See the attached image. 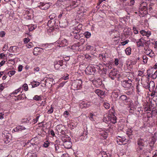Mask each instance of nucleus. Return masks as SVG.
<instances>
[{
  "label": "nucleus",
  "instance_id": "16",
  "mask_svg": "<svg viewBox=\"0 0 157 157\" xmlns=\"http://www.w3.org/2000/svg\"><path fill=\"white\" fill-rule=\"evenodd\" d=\"M95 92L96 94L100 97L103 98L104 97L105 92L102 90L100 89H97L95 90Z\"/></svg>",
  "mask_w": 157,
  "mask_h": 157
},
{
  "label": "nucleus",
  "instance_id": "45",
  "mask_svg": "<svg viewBox=\"0 0 157 157\" xmlns=\"http://www.w3.org/2000/svg\"><path fill=\"white\" fill-rule=\"evenodd\" d=\"M127 0H122L121 2V4L123 6H124L127 5L128 2H127Z\"/></svg>",
  "mask_w": 157,
  "mask_h": 157
},
{
  "label": "nucleus",
  "instance_id": "50",
  "mask_svg": "<svg viewBox=\"0 0 157 157\" xmlns=\"http://www.w3.org/2000/svg\"><path fill=\"white\" fill-rule=\"evenodd\" d=\"M40 48L39 47H35L34 49V52H33L34 55L37 54V53H35V52H39Z\"/></svg>",
  "mask_w": 157,
  "mask_h": 157
},
{
  "label": "nucleus",
  "instance_id": "44",
  "mask_svg": "<svg viewBox=\"0 0 157 157\" xmlns=\"http://www.w3.org/2000/svg\"><path fill=\"white\" fill-rule=\"evenodd\" d=\"M34 45L32 42H30L28 44L26 45V46L28 48H30L33 47Z\"/></svg>",
  "mask_w": 157,
  "mask_h": 157
},
{
  "label": "nucleus",
  "instance_id": "35",
  "mask_svg": "<svg viewBox=\"0 0 157 157\" xmlns=\"http://www.w3.org/2000/svg\"><path fill=\"white\" fill-rule=\"evenodd\" d=\"M32 86L33 87L38 86L40 84L39 82L35 81H33V82H32Z\"/></svg>",
  "mask_w": 157,
  "mask_h": 157
},
{
  "label": "nucleus",
  "instance_id": "15",
  "mask_svg": "<svg viewBox=\"0 0 157 157\" xmlns=\"http://www.w3.org/2000/svg\"><path fill=\"white\" fill-rule=\"evenodd\" d=\"M133 131L131 128H128L126 131V134L128 136L129 139H132L133 138L132 134Z\"/></svg>",
  "mask_w": 157,
  "mask_h": 157
},
{
  "label": "nucleus",
  "instance_id": "54",
  "mask_svg": "<svg viewBox=\"0 0 157 157\" xmlns=\"http://www.w3.org/2000/svg\"><path fill=\"white\" fill-rule=\"evenodd\" d=\"M119 59L117 58L115 59V60L114 61V64L116 66H117L119 65Z\"/></svg>",
  "mask_w": 157,
  "mask_h": 157
},
{
  "label": "nucleus",
  "instance_id": "37",
  "mask_svg": "<svg viewBox=\"0 0 157 157\" xmlns=\"http://www.w3.org/2000/svg\"><path fill=\"white\" fill-rule=\"evenodd\" d=\"M35 28L34 25H29L28 26V29L29 31H32V30H34Z\"/></svg>",
  "mask_w": 157,
  "mask_h": 157
},
{
  "label": "nucleus",
  "instance_id": "46",
  "mask_svg": "<svg viewBox=\"0 0 157 157\" xmlns=\"http://www.w3.org/2000/svg\"><path fill=\"white\" fill-rule=\"evenodd\" d=\"M54 146L55 148L56 151V152H60V151L59 150V147L58 146V145L57 144H54Z\"/></svg>",
  "mask_w": 157,
  "mask_h": 157
},
{
  "label": "nucleus",
  "instance_id": "14",
  "mask_svg": "<svg viewBox=\"0 0 157 157\" xmlns=\"http://www.w3.org/2000/svg\"><path fill=\"white\" fill-rule=\"evenodd\" d=\"M37 6L42 10H47L49 7L48 4L44 3L43 2H40L38 3Z\"/></svg>",
  "mask_w": 157,
  "mask_h": 157
},
{
  "label": "nucleus",
  "instance_id": "57",
  "mask_svg": "<svg viewBox=\"0 0 157 157\" xmlns=\"http://www.w3.org/2000/svg\"><path fill=\"white\" fill-rule=\"evenodd\" d=\"M154 148V144H150L149 145V150H150V153H151V151L153 150Z\"/></svg>",
  "mask_w": 157,
  "mask_h": 157
},
{
  "label": "nucleus",
  "instance_id": "61",
  "mask_svg": "<svg viewBox=\"0 0 157 157\" xmlns=\"http://www.w3.org/2000/svg\"><path fill=\"white\" fill-rule=\"evenodd\" d=\"M133 30L135 34H137V33H138V31L135 27H133Z\"/></svg>",
  "mask_w": 157,
  "mask_h": 157
},
{
  "label": "nucleus",
  "instance_id": "7",
  "mask_svg": "<svg viewBox=\"0 0 157 157\" xmlns=\"http://www.w3.org/2000/svg\"><path fill=\"white\" fill-rule=\"evenodd\" d=\"M109 76L112 79L114 80L117 78L119 79L120 77V75L118 74L117 71L115 70H113L111 71L109 73Z\"/></svg>",
  "mask_w": 157,
  "mask_h": 157
},
{
  "label": "nucleus",
  "instance_id": "33",
  "mask_svg": "<svg viewBox=\"0 0 157 157\" xmlns=\"http://www.w3.org/2000/svg\"><path fill=\"white\" fill-rule=\"evenodd\" d=\"M120 138L117 139V143H118V142H121V143L124 142V141L126 140V139L125 137H119Z\"/></svg>",
  "mask_w": 157,
  "mask_h": 157
},
{
  "label": "nucleus",
  "instance_id": "42",
  "mask_svg": "<svg viewBox=\"0 0 157 157\" xmlns=\"http://www.w3.org/2000/svg\"><path fill=\"white\" fill-rule=\"evenodd\" d=\"M142 58L143 59V62L144 63H146L147 62L148 58L146 55L143 56Z\"/></svg>",
  "mask_w": 157,
  "mask_h": 157
},
{
  "label": "nucleus",
  "instance_id": "29",
  "mask_svg": "<svg viewBox=\"0 0 157 157\" xmlns=\"http://www.w3.org/2000/svg\"><path fill=\"white\" fill-rule=\"evenodd\" d=\"M128 98L127 97L126 95H122L120 97V100L124 102H125L127 100Z\"/></svg>",
  "mask_w": 157,
  "mask_h": 157
},
{
  "label": "nucleus",
  "instance_id": "31",
  "mask_svg": "<svg viewBox=\"0 0 157 157\" xmlns=\"http://www.w3.org/2000/svg\"><path fill=\"white\" fill-rule=\"evenodd\" d=\"M42 96L41 95H35L33 97V99L37 101H41L42 100Z\"/></svg>",
  "mask_w": 157,
  "mask_h": 157
},
{
  "label": "nucleus",
  "instance_id": "10",
  "mask_svg": "<svg viewBox=\"0 0 157 157\" xmlns=\"http://www.w3.org/2000/svg\"><path fill=\"white\" fill-rule=\"evenodd\" d=\"M99 134L101 136H102L104 139H106L108 137V131H105V130L102 129V128H99L98 130Z\"/></svg>",
  "mask_w": 157,
  "mask_h": 157
},
{
  "label": "nucleus",
  "instance_id": "3",
  "mask_svg": "<svg viewBox=\"0 0 157 157\" xmlns=\"http://www.w3.org/2000/svg\"><path fill=\"white\" fill-rule=\"evenodd\" d=\"M55 129L56 131V133H57L59 137H60L61 135L65 134V127L64 125H58L56 127Z\"/></svg>",
  "mask_w": 157,
  "mask_h": 157
},
{
  "label": "nucleus",
  "instance_id": "55",
  "mask_svg": "<svg viewBox=\"0 0 157 157\" xmlns=\"http://www.w3.org/2000/svg\"><path fill=\"white\" fill-rule=\"evenodd\" d=\"M104 106L106 109H109L110 107V105L108 103H104Z\"/></svg>",
  "mask_w": 157,
  "mask_h": 157
},
{
  "label": "nucleus",
  "instance_id": "36",
  "mask_svg": "<svg viewBox=\"0 0 157 157\" xmlns=\"http://www.w3.org/2000/svg\"><path fill=\"white\" fill-rule=\"evenodd\" d=\"M26 98V96L25 93H22L19 95V98L18 99L20 100H22Z\"/></svg>",
  "mask_w": 157,
  "mask_h": 157
},
{
  "label": "nucleus",
  "instance_id": "4",
  "mask_svg": "<svg viewBox=\"0 0 157 157\" xmlns=\"http://www.w3.org/2000/svg\"><path fill=\"white\" fill-rule=\"evenodd\" d=\"M66 9L67 11H69L72 8H75L76 2L73 0H68L66 1Z\"/></svg>",
  "mask_w": 157,
  "mask_h": 157
},
{
  "label": "nucleus",
  "instance_id": "62",
  "mask_svg": "<svg viewBox=\"0 0 157 157\" xmlns=\"http://www.w3.org/2000/svg\"><path fill=\"white\" fill-rule=\"evenodd\" d=\"M85 42V40L84 39L81 38L80 39V43L81 45H82L83 44H84Z\"/></svg>",
  "mask_w": 157,
  "mask_h": 157
},
{
  "label": "nucleus",
  "instance_id": "49",
  "mask_svg": "<svg viewBox=\"0 0 157 157\" xmlns=\"http://www.w3.org/2000/svg\"><path fill=\"white\" fill-rule=\"evenodd\" d=\"M155 56V54L154 53L152 50L151 49L150 51V52L149 54V56H150V57L151 58H153Z\"/></svg>",
  "mask_w": 157,
  "mask_h": 157
},
{
  "label": "nucleus",
  "instance_id": "18",
  "mask_svg": "<svg viewBox=\"0 0 157 157\" xmlns=\"http://www.w3.org/2000/svg\"><path fill=\"white\" fill-rule=\"evenodd\" d=\"M106 54H102L99 55V58L100 59L103 60L104 62H106L107 60L108 57H106Z\"/></svg>",
  "mask_w": 157,
  "mask_h": 157
},
{
  "label": "nucleus",
  "instance_id": "28",
  "mask_svg": "<svg viewBox=\"0 0 157 157\" xmlns=\"http://www.w3.org/2000/svg\"><path fill=\"white\" fill-rule=\"evenodd\" d=\"M63 135V136L61 137V140L63 143L67 141V139L68 140H69L70 137H68V136L65 135V134Z\"/></svg>",
  "mask_w": 157,
  "mask_h": 157
},
{
  "label": "nucleus",
  "instance_id": "8",
  "mask_svg": "<svg viewBox=\"0 0 157 157\" xmlns=\"http://www.w3.org/2000/svg\"><path fill=\"white\" fill-rule=\"evenodd\" d=\"M95 71V68L93 65H89L85 70V72L87 75L93 74Z\"/></svg>",
  "mask_w": 157,
  "mask_h": 157
},
{
  "label": "nucleus",
  "instance_id": "6",
  "mask_svg": "<svg viewBox=\"0 0 157 157\" xmlns=\"http://www.w3.org/2000/svg\"><path fill=\"white\" fill-rule=\"evenodd\" d=\"M133 81V78L129 79V80H124L121 82V85L122 86L128 89L131 87L132 82Z\"/></svg>",
  "mask_w": 157,
  "mask_h": 157
},
{
  "label": "nucleus",
  "instance_id": "23",
  "mask_svg": "<svg viewBox=\"0 0 157 157\" xmlns=\"http://www.w3.org/2000/svg\"><path fill=\"white\" fill-rule=\"evenodd\" d=\"M71 35L72 36H74V38L76 39H79L80 37V36L79 33H76V31H73Z\"/></svg>",
  "mask_w": 157,
  "mask_h": 157
},
{
  "label": "nucleus",
  "instance_id": "56",
  "mask_svg": "<svg viewBox=\"0 0 157 157\" xmlns=\"http://www.w3.org/2000/svg\"><path fill=\"white\" fill-rule=\"evenodd\" d=\"M53 79L52 78H47L45 80V82H48L49 81L50 82H53Z\"/></svg>",
  "mask_w": 157,
  "mask_h": 157
},
{
  "label": "nucleus",
  "instance_id": "41",
  "mask_svg": "<svg viewBox=\"0 0 157 157\" xmlns=\"http://www.w3.org/2000/svg\"><path fill=\"white\" fill-rule=\"evenodd\" d=\"M54 109V108L52 106V105H51L50 106V108L48 110L47 113H53Z\"/></svg>",
  "mask_w": 157,
  "mask_h": 157
},
{
  "label": "nucleus",
  "instance_id": "43",
  "mask_svg": "<svg viewBox=\"0 0 157 157\" xmlns=\"http://www.w3.org/2000/svg\"><path fill=\"white\" fill-rule=\"evenodd\" d=\"M144 49L145 50V51L144 52L145 54H146L148 56H149V53L150 52V50H151L150 49V48H147L146 49V48H144Z\"/></svg>",
  "mask_w": 157,
  "mask_h": 157
},
{
  "label": "nucleus",
  "instance_id": "63",
  "mask_svg": "<svg viewBox=\"0 0 157 157\" xmlns=\"http://www.w3.org/2000/svg\"><path fill=\"white\" fill-rule=\"evenodd\" d=\"M85 57L88 59H92V57L89 54H86L85 55Z\"/></svg>",
  "mask_w": 157,
  "mask_h": 157
},
{
  "label": "nucleus",
  "instance_id": "22",
  "mask_svg": "<svg viewBox=\"0 0 157 157\" xmlns=\"http://www.w3.org/2000/svg\"><path fill=\"white\" fill-rule=\"evenodd\" d=\"M137 45L138 47L143 46L144 44L143 39H139L138 41L136 42Z\"/></svg>",
  "mask_w": 157,
  "mask_h": 157
},
{
  "label": "nucleus",
  "instance_id": "58",
  "mask_svg": "<svg viewBox=\"0 0 157 157\" xmlns=\"http://www.w3.org/2000/svg\"><path fill=\"white\" fill-rule=\"evenodd\" d=\"M151 32L150 31H146L145 33V36H147V37H149L150 36H151Z\"/></svg>",
  "mask_w": 157,
  "mask_h": 157
},
{
  "label": "nucleus",
  "instance_id": "34",
  "mask_svg": "<svg viewBox=\"0 0 157 157\" xmlns=\"http://www.w3.org/2000/svg\"><path fill=\"white\" fill-rule=\"evenodd\" d=\"M89 104H87L85 103L84 102H82L81 104H80V107L81 108H88L89 107Z\"/></svg>",
  "mask_w": 157,
  "mask_h": 157
},
{
  "label": "nucleus",
  "instance_id": "40",
  "mask_svg": "<svg viewBox=\"0 0 157 157\" xmlns=\"http://www.w3.org/2000/svg\"><path fill=\"white\" fill-rule=\"evenodd\" d=\"M90 117L89 118L90 120L92 121H94V117L95 116L93 114V113H90Z\"/></svg>",
  "mask_w": 157,
  "mask_h": 157
},
{
  "label": "nucleus",
  "instance_id": "13",
  "mask_svg": "<svg viewBox=\"0 0 157 157\" xmlns=\"http://www.w3.org/2000/svg\"><path fill=\"white\" fill-rule=\"evenodd\" d=\"M58 43L60 47L65 46L67 45L68 44L67 41L65 39H63L62 40L60 38L59 39Z\"/></svg>",
  "mask_w": 157,
  "mask_h": 157
},
{
  "label": "nucleus",
  "instance_id": "51",
  "mask_svg": "<svg viewBox=\"0 0 157 157\" xmlns=\"http://www.w3.org/2000/svg\"><path fill=\"white\" fill-rule=\"evenodd\" d=\"M56 16V14L52 13L49 16V18L50 20H52V19H54L55 17Z\"/></svg>",
  "mask_w": 157,
  "mask_h": 157
},
{
  "label": "nucleus",
  "instance_id": "21",
  "mask_svg": "<svg viewBox=\"0 0 157 157\" xmlns=\"http://www.w3.org/2000/svg\"><path fill=\"white\" fill-rule=\"evenodd\" d=\"M22 88L21 87L18 88V89L15 90L13 92L10 94V96H13V95H16L19 92L22 93Z\"/></svg>",
  "mask_w": 157,
  "mask_h": 157
},
{
  "label": "nucleus",
  "instance_id": "26",
  "mask_svg": "<svg viewBox=\"0 0 157 157\" xmlns=\"http://www.w3.org/2000/svg\"><path fill=\"white\" fill-rule=\"evenodd\" d=\"M53 145L52 142H49L48 140H46L44 142L43 144V147L44 148H47L50 145Z\"/></svg>",
  "mask_w": 157,
  "mask_h": 157
},
{
  "label": "nucleus",
  "instance_id": "25",
  "mask_svg": "<svg viewBox=\"0 0 157 157\" xmlns=\"http://www.w3.org/2000/svg\"><path fill=\"white\" fill-rule=\"evenodd\" d=\"M142 89H143V87L142 85H140L139 84L137 85L136 87V91L138 94H139V93L141 92Z\"/></svg>",
  "mask_w": 157,
  "mask_h": 157
},
{
  "label": "nucleus",
  "instance_id": "11",
  "mask_svg": "<svg viewBox=\"0 0 157 157\" xmlns=\"http://www.w3.org/2000/svg\"><path fill=\"white\" fill-rule=\"evenodd\" d=\"M26 129L24 125H19L14 128L12 130V132L14 133L15 132H22L23 130H26Z\"/></svg>",
  "mask_w": 157,
  "mask_h": 157
},
{
  "label": "nucleus",
  "instance_id": "2",
  "mask_svg": "<svg viewBox=\"0 0 157 157\" xmlns=\"http://www.w3.org/2000/svg\"><path fill=\"white\" fill-rule=\"evenodd\" d=\"M144 146V140L141 138L138 139L137 142V145H136V150L137 152L140 154H143Z\"/></svg>",
  "mask_w": 157,
  "mask_h": 157
},
{
  "label": "nucleus",
  "instance_id": "64",
  "mask_svg": "<svg viewBox=\"0 0 157 157\" xmlns=\"http://www.w3.org/2000/svg\"><path fill=\"white\" fill-rule=\"evenodd\" d=\"M138 75L143 76V73L142 71H138Z\"/></svg>",
  "mask_w": 157,
  "mask_h": 157
},
{
  "label": "nucleus",
  "instance_id": "12",
  "mask_svg": "<svg viewBox=\"0 0 157 157\" xmlns=\"http://www.w3.org/2000/svg\"><path fill=\"white\" fill-rule=\"evenodd\" d=\"M147 85L145 86L146 88H149V90H150V89L151 90L153 89L155 87V83L153 81H151L149 82L148 79L146 80Z\"/></svg>",
  "mask_w": 157,
  "mask_h": 157
},
{
  "label": "nucleus",
  "instance_id": "5",
  "mask_svg": "<svg viewBox=\"0 0 157 157\" xmlns=\"http://www.w3.org/2000/svg\"><path fill=\"white\" fill-rule=\"evenodd\" d=\"M154 72V69L153 68H149L147 71V78L148 79L151 78L154 79L156 78L157 76V71H155Z\"/></svg>",
  "mask_w": 157,
  "mask_h": 157
},
{
  "label": "nucleus",
  "instance_id": "24",
  "mask_svg": "<svg viewBox=\"0 0 157 157\" xmlns=\"http://www.w3.org/2000/svg\"><path fill=\"white\" fill-rule=\"evenodd\" d=\"M65 63V60H62L58 61V63H59V66L60 68L63 67V69L65 68V64L64 63Z\"/></svg>",
  "mask_w": 157,
  "mask_h": 157
},
{
  "label": "nucleus",
  "instance_id": "30",
  "mask_svg": "<svg viewBox=\"0 0 157 157\" xmlns=\"http://www.w3.org/2000/svg\"><path fill=\"white\" fill-rule=\"evenodd\" d=\"M54 67L56 70H62L63 69V67L60 68L59 66V63H58V61L56 63L54 64Z\"/></svg>",
  "mask_w": 157,
  "mask_h": 157
},
{
  "label": "nucleus",
  "instance_id": "1",
  "mask_svg": "<svg viewBox=\"0 0 157 157\" xmlns=\"http://www.w3.org/2000/svg\"><path fill=\"white\" fill-rule=\"evenodd\" d=\"M112 111L109 112V114L106 116H104L103 119L104 122L106 123H112L113 124H115L117 122V118L114 115L113 112Z\"/></svg>",
  "mask_w": 157,
  "mask_h": 157
},
{
  "label": "nucleus",
  "instance_id": "20",
  "mask_svg": "<svg viewBox=\"0 0 157 157\" xmlns=\"http://www.w3.org/2000/svg\"><path fill=\"white\" fill-rule=\"evenodd\" d=\"M82 25L80 24L77 26L74 27L73 29V31H76V33H78L81 29Z\"/></svg>",
  "mask_w": 157,
  "mask_h": 157
},
{
  "label": "nucleus",
  "instance_id": "17",
  "mask_svg": "<svg viewBox=\"0 0 157 157\" xmlns=\"http://www.w3.org/2000/svg\"><path fill=\"white\" fill-rule=\"evenodd\" d=\"M120 91L119 90H115L113 93H112V97L115 99H116L118 98L119 95L120 93Z\"/></svg>",
  "mask_w": 157,
  "mask_h": 157
},
{
  "label": "nucleus",
  "instance_id": "19",
  "mask_svg": "<svg viewBox=\"0 0 157 157\" xmlns=\"http://www.w3.org/2000/svg\"><path fill=\"white\" fill-rule=\"evenodd\" d=\"M63 145L65 148H70L72 147V143L67 140L66 142L63 143Z\"/></svg>",
  "mask_w": 157,
  "mask_h": 157
},
{
  "label": "nucleus",
  "instance_id": "38",
  "mask_svg": "<svg viewBox=\"0 0 157 157\" xmlns=\"http://www.w3.org/2000/svg\"><path fill=\"white\" fill-rule=\"evenodd\" d=\"M84 35L86 38H89L91 35V33L88 32V31H86V32H85L84 33Z\"/></svg>",
  "mask_w": 157,
  "mask_h": 157
},
{
  "label": "nucleus",
  "instance_id": "52",
  "mask_svg": "<svg viewBox=\"0 0 157 157\" xmlns=\"http://www.w3.org/2000/svg\"><path fill=\"white\" fill-rule=\"evenodd\" d=\"M86 50H93V47L90 45H86Z\"/></svg>",
  "mask_w": 157,
  "mask_h": 157
},
{
  "label": "nucleus",
  "instance_id": "9",
  "mask_svg": "<svg viewBox=\"0 0 157 157\" xmlns=\"http://www.w3.org/2000/svg\"><path fill=\"white\" fill-rule=\"evenodd\" d=\"M82 82L80 79H78L74 81V82L73 83L72 85L76 88V89H80L82 87Z\"/></svg>",
  "mask_w": 157,
  "mask_h": 157
},
{
  "label": "nucleus",
  "instance_id": "53",
  "mask_svg": "<svg viewBox=\"0 0 157 157\" xmlns=\"http://www.w3.org/2000/svg\"><path fill=\"white\" fill-rule=\"evenodd\" d=\"M153 156L152 157H157V150H155L152 152Z\"/></svg>",
  "mask_w": 157,
  "mask_h": 157
},
{
  "label": "nucleus",
  "instance_id": "32",
  "mask_svg": "<svg viewBox=\"0 0 157 157\" xmlns=\"http://www.w3.org/2000/svg\"><path fill=\"white\" fill-rule=\"evenodd\" d=\"M131 49L130 47L126 48L125 50L126 54L128 56H129V55L131 54Z\"/></svg>",
  "mask_w": 157,
  "mask_h": 157
},
{
  "label": "nucleus",
  "instance_id": "48",
  "mask_svg": "<svg viewBox=\"0 0 157 157\" xmlns=\"http://www.w3.org/2000/svg\"><path fill=\"white\" fill-rule=\"evenodd\" d=\"M23 88H24V89L25 90H26V91H27V90H28V87L27 84L25 83L24 84V85H23L22 88V89Z\"/></svg>",
  "mask_w": 157,
  "mask_h": 157
},
{
  "label": "nucleus",
  "instance_id": "27",
  "mask_svg": "<svg viewBox=\"0 0 157 157\" xmlns=\"http://www.w3.org/2000/svg\"><path fill=\"white\" fill-rule=\"evenodd\" d=\"M157 140V136L155 134H154L150 141V144H154Z\"/></svg>",
  "mask_w": 157,
  "mask_h": 157
},
{
  "label": "nucleus",
  "instance_id": "47",
  "mask_svg": "<svg viewBox=\"0 0 157 157\" xmlns=\"http://www.w3.org/2000/svg\"><path fill=\"white\" fill-rule=\"evenodd\" d=\"M30 39L29 37H26V38H25L23 39V42L25 44H27V43L30 42Z\"/></svg>",
  "mask_w": 157,
  "mask_h": 157
},
{
  "label": "nucleus",
  "instance_id": "60",
  "mask_svg": "<svg viewBox=\"0 0 157 157\" xmlns=\"http://www.w3.org/2000/svg\"><path fill=\"white\" fill-rule=\"evenodd\" d=\"M129 42V40H128V39H127V40H126L124 41H123L121 42V44L122 45H124L126 44H127L128 43V42Z\"/></svg>",
  "mask_w": 157,
  "mask_h": 157
},
{
  "label": "nucleus",
  "instance_id": "59",
  "mask_svg": "<svg viewBox=\"0 0 157 157\" xmlns=\"http://www.w3.org/2000/svg\"><path fill=\"white\" fill-rule=\"evenodd\" d=\"M69 113L67 111H65L64 112L63 115L65 117H68L69 116Z\"/></svg>",
  "mask_w": 157,
  "mask_h": 157
},
{
  "label": "nucleus",
  "instance_id": "39",
  "mask_svg": "<svg viewBox=\"0 0 157 157\" xmlns=\"http://www.w3.org/2000/svg\"><path fill=\"white\" fill-rule=\"evenodd\" d=\"M15 73L16 71H10L8 72V74L10 77H11V76L15 74Z\"/></svg>",
  "mask_w": 157,
  "mask_h": 157
}]
</instances>
